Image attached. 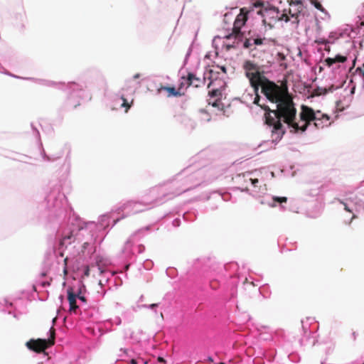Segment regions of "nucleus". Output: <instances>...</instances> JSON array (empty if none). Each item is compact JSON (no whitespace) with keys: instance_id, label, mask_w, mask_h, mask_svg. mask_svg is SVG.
I'll return each mask as SVG.
<instances>
[{"instance_id":"obj_30","label":"nucleus","mask_w":364,"mask_h":364,"mask_svg":"<svg viewBox=\"0 0 364 364\" xmlns=\"http://www.w3.org/2000/svg\"><path fill=\"white\" fill-rule=\"evenodd\" d=\"M41 285L43 287L48 286V285H50V282H43L41 283Z\"/></svg>"},{"instance_id":"obj_26","label":"nucleus","mask_w":364,"mask_h":364,"mask_svg":"<svg viewBox=\"0 0 364 364\" xmlns=\"http://www.w3.org/2000/svg\"><path fill=\"white\" fill-rule=\"evenodd\" d=\"M85 275L86 277H88L90 275V269L88 267H87L86 269L85 270Z\"/></svg>"},{"instance_id":"obj_41","label":"nucleus","mask_w":364,"mask_h":364,"mask_svg":"<svg viewBox=\"0 0 364 364\" xmlns=\"http://www.w3.org/2000/svg\"><path fill=\"white\" fill-rule=\"evenodd\" d=\"M212 91L215 92V91H218V89H216V90H213Z\"/></svg>"},{"instance_id":"obj_24","label":"nucleus","mask_w":364,"mask_h":364,"mask_svg":"<svg viewBox=\"0 0 364 364\" xmlns=\"http://www.w3.org/2000/svg\"><path fill=\"white\" fill-rule=\"evenodd\" d=\"M250 181H251L252 184L254 186H256V184L258 183V182H259L257 178H255V179L250 178Z\"/></svg>"},{"instance_id":"obj_11","label":"nucleus","mask_w":364,"mask_h":364,"mask_svg":"<svg viewBox=\"0 0 364 364\" xmlns=\"http://www.w3.org/2000/svg\"><path fill=\"white\" fill-rule=\"evenodd\" d=\"M210 98L208 100V104L212 105L213 107H218L220 105V97L222 95V92H208Z\"/></svg>"},{"instance_id":"obj_23","label":"nucleus","mask_w":364,"mask_h":364,"mask_svg":"<svg viewBox=\"0 0 364 364\" xmlns=\"http://www.w3.org/2000/svg\"><path fill=\"white\" fill-rule=\"evenodd\" d=\"M67 262H68V257L65 258V259H64L65 267H64V269H63V273H64L65 275H66L68 274Z\"/></svg>"},{"instance_id":"obj_36","label":"nucleus","mask_w":364,"mask_h":364,"mask_svg":"<svg viewBox=\"0 0 364 364\" xmlns=\"http://www.w3.org/2000/svg\"><path fill=\"white\" fill-rule=\"evenodd\" d=\"M325 50H327V51H330V46L326 47Z\"/></svg>"},{"instance_id":"obj_8","label":"nucleus","mask_w":364,"mask_h":364,"mask_svg":"<svg viewBox=\"0 0 364 364\" xmlns=\"http://www.w3.org/2000/svg\"><path fill=\"white\" fill-rule=\"evenodd\" d=\"M247 14L248 11L245 8L240 9V13L237 16L234 21L232 32V33L227 35L225 36L226 38L230 39L232 36L237 38L240 36V29L245 24L247 20Z\"/></svg>"},{"instance_id":"obj_32","label":"nucleus","mask_w":364,"mask_h":364,"mask_svg":"<svg viewBox=\"0 0 364 364\" xmlns=\"http://www.w3.org/2000/svg\"><path fill=\"white\" fill-rule=\"evenodd\" d=\"M140 76H141V75L139 73H137L134 75V79H137V78L140 77Z\"/></svg>"},{"instance_id":"obj_20","label":"nucleus","mask_w":364,"mask_h":364,"mask_svg":"<svg viewBox=\"0 0 364 364\" xmlns=\"http://www.w3.org/2000/svg\"><path fill=\"white\" fill-rule=\"evenodd\" d=\"M315 43H317L318 45H321V44L326 45L328 42L327 40H326L324 38H318L315 41Z\"/></svg>"},{"instance_id":"obj_35","label":"nucleus","mask_w":364,"mask_h":364,"mask_svg":"<svg viewBox=\"0 0 364 364\" xmlns=\"http://www.w3.org/2000/svg\"><path fill=\"white\" fill-rule=\"evenodd\" d=\"M316 113L317 114V115L318 116V117H321V115L322 114L321 113V112L317 111Z\"/></svg>"},{"instance_id":"obj_6","label":"nucleus","mask_w":364,"mask_h":364,"mask_svg":"<svg viewBox=\"0 0 364 364\" xmlns=\"http://www.w3.org/2000/svg\"><path fill=\"white\" fill-rule=\"evenodd\" d=\"M55 330L53 327L50 329V338L48 340L46 339H31L26 343L27 347L37 353H41L44 351L48 347L53 346L55 343Z\"/></svg>"},{"instance_id":"obj_25","label":"nucleus","mask_w":364,"mask_h":364,"mask_svg":"<svg viewBox=\"0 0 364 364\" xmlns=\"http://www.w3.org/2000/svg\"><path fill=\"white\" fill-rule=\"evenodd\" d=\"M163 89L166 90V91H170V92L176 91L174 87H163Z\"/></svg>"},{"instance_id":"obj_7","label":"nucleus","mask_w":364,"mask_h":364,"mask_svg":"<svg viewBox=\"0 0 364 364\" xmlns=\"http://www.w3.org/2000/svg\"><path fill=\"white\" fill-rule=\"evenodd\" d=\"M205 85V79L197 77L193 73H188L187 76L181 77L180 79L178 90L203 88Z\"/></svg>"},{"instance_id":"obj_12","label":"nucleus","mask_w":364,"mask_h":364,"mask_svg":"<svg viewBox=\"0 0 364 364\" xmlns=\"http://www.w3.org/2000/svg\"><path fill=\"white\" fill-rule=\"evenodd\" d=\"M264 39L265 38H261L259 37L247 38V39H245V41L243 43V46L245 48H250L253 45L259 46L263 43V41Z\"/></svg>"},{"instance_id":"obj_9","label":"nucleus","mask_w":364,"mask_h":364,"mask_svg":"<svg viewBox=\"0 0 364 364\" xmlns=\"http://www.w3.org/2000/svg\"><path fill=\"white\" fill-rule=\"evenodd\" d=\"M330 117L327 114H321V117L317 115L314 119V126L317 129H323L324 127H327L331 124L329 122Z\"/></svg>"},{"instance_id":"obj_10","label":"nucleus","mask_w":364,"mask_h":364,"mask_svg":"<svg viewBox=\"0 0 364 364\" xmlns=\"http://www.w3.org/2000/svg\"><path fill=\"white\" fill-rule=\"evenodd\" d=\"M76 294L73 293L72 289L68 290V299L70 305V312L76 314L78 306L76 304Z\"/></svg>"},{"instance_id":"obj_34","label":"nucleus","mask_w":364,"mask_h":364,"mask_svg":"<svg viewBox=\"0 0 364 364\" xmlns=\"http://www.w3.org/2000/svg\"><path fill=\"white\" fill-rule=\"evenodd\" d=\"M79 299L82 301L83 302H85L86 301V299L85 298V296H79Z\"/></svg>"},{"instance_id":"obj_17","label":"nucleus","mask_w":364,"mask_h":364,"mask_svg":"<svg viewBox=\"0 0 364 364\" xmlns=\"http://www.w3.org/2000/svg\"><path fill=\"white\" fill-rule=\"evenodd\" d=\"M355 73L357 75L360 76L364 80V64L362 67L357 68L355 70Z\"/></svg>"},{"instance_id":"obj_33","label":"nucleus","mask_w":364,"mask_h":364,"mask_svg":"<svg viewBox=\"0 0 364 364\" xmlns=\"http://www.w3.org/2000/svg\"><path fill=\"white\" fill-rule=\"evenodd\" d=\"M131 364H137V361L135 359H132L130 361Z\"/></svg>"},{"instance_id":"obj_13","label":"nucleus","mask_w":364,"mask_h":364,"mask_svg":"<svg viewBox=\"0 0 364 364\" xmlns=\"http://www.w3.org/2000/svg\"><path fill=\"white\" fill-rule=\"evenodd\" d=\"M347 60L346 56L337 55L335 58H328L325 60V62L328 66H331L336 63H344Z\"/></svg>"},{"instance_id":"obj_40","label":"nucleus","mask_w":364,"mask_h":364,"mask_svg":"<svg viewBox=\"0 0 364 364\" xmlns=\"http://www.w3.org/2000/svg\"><path fill=\"white\" fill-rule=\"evenodd\" d=\"M314 91H315V92L319 91V89H318H318H316V90H314Z\"/></svg>"},{"instance_id":"obj_4","label":"nucleus","mask_w":364,"mask_h":364,"mask_svg":"<svg viewBox=\"0 0 364 364\" xmlns=\"http://www.w3.org/2000/svg\"><path fill=\"white\" fill-rule=\"evenodd\" d=\"M258 14L262 16L264 25L269 28H272L278 21H284L285 22L289 21V17L287 14H281L279 9L274 7L262 9Z\"/></svg>"},{"instance_id":"obj_2","label":"nucleus","mask_w":364,"mask_h":364,"mask_svg":"<svg viewBox=\"0 0 364 364\" xmlns=\"http://www.w3.org/2000/svg\"><path fill=\"white\" fill-rule=\"evenodd\" d=\"M242 67L254 91H258L259 88H261V91H288L286 77L275 83L265 76L264 72L260 70V68L257 63L251 60H246Z\"/></svg>"},{"instance_id":"obj_14","label":"nucleus","mask_w":364,"mask_h":364,"mask_svg":"<svg viewBox=\"0 0 364 364\" xmlns=\"http://www.w3.org/2000/svg\"><path fill=\"white\" fill-rule=\"evenodd\" d=\"M272 199H273L274 203L277 202V203H286L287 201V197L274 196ZM270 205L272 207H275L276 206L275 203L271 204Z\"/></svg>"},{"instance_id":"obj_27","label":"nucleus","mask_w":364,"mask_h":364,"mask_svg":"<svg viewBox=\"0 0 364 364\" xmlns=\"http://www.w3.org/2000/svg\"><path fill=\"white\" fill-rule=\"evenodd\" d=\"M218 68H219L220 70H221L223 73H226V68L225 66H218Z\"/></svg>"},{"instance_id":"obj_29","label":"nucleus","mask_w":364,"mask_h":364,"mask_svg":"<svg viewBox=\"0 0 364 364\" xmlns=\"http://www.w3.org/2000/svg\"><path fill=\"white\" fill-rule=\"evenodd\" d=\"M313 94L311 95V97H314V95H320L321 94L323 93L325 94L326 92H312Z\"/></svg>"},{"instance_id":"obj_31","label":"nucleus","mask_w":364,"mask_h":364,"mask_svg":"<svg viewBox=\"0 0 364 364\" xmlns=\"http://www.w3.org/2000/svg\"><path fill=\"white\" fill-rule=\"evenodd\" d=\"M158 306V304H152L149 306V308L151 309H154V307H156Z\"/></svg>"},{"instance_id":"obj_18","label":"nucleus","mask_w":364,"mask_h":364,"mask_svg":"<svg viewBox=\"0 0 364 364\" xmlns=\"http://www.w3.org/2000/svg\"><path fill=\"white\" fill-rule=\"evenodd\" d=\"M311 3H312V4H314V6H315L317 9H318V10H320V11H324L323 7V6H322V5L321 4V3H320V2H318L317 0H311Z\"/></svg>"},{"instance_id":"obj_21","label":"nucleus","mask_w":364,"mask_h":364,"mask_svg":"<svg viewBox=\"0 0 364 364\" xmlns=\"http://www.w3.org/2000/svg\"><path fill=\"white\" fill-rule=\"evenodd\" d=\"M183 94H184V92H168V97H171V96L178 97V96L183 95Z\"/></svg>"},{"instance_id":"obj_38","label":"nucleus","mask_w":364,"mask_h":364,"mask_svg":"<svg viewBox=\"0 0 364 364\" xmlns=\"http://www.w3.org/2000/svg\"><path fill=\"white\" fill-rule=\"evenodd\" d=\"M208 360H209V361H210V362H213V358H212L211 357H209V358H208Z\"/></svg>"},{"instance_id":"obj_42","label":"nucleus","mask_w":364,"mask_h":364,"mask_svg":"<svg viewBox=\"0 0 364 364\" xmlns=\"http://www.w3.org/2000/svg\"><path fill=\"white\" fill-rule=\"evenodd\" d=\"M354 90H355V88H354V87H353V88H352V90H351V92H353V91H354Z\"/></svg>"},{"instance_id":"obj_15","label":"nucleus","mask_w":364,"mask_h":364,"mask_svg":"<svg viewBox=\"0 0 364 364\" xmlns=\"http://www.w3.org/2000/svg\"><path fill=\"white\" fill-rule=\"evenodd\" d=\"M119 100L122 101L120 106L126 107L125 112H127L128 109L130 107L131 104H129L127 99H125L123 96L121 97Z\"/></svg>"},{"instance_id":"obj_39","label":"nucleus","mask_w":364,"mask_h":364,"mask_svg":"<svg viewBox=\"0 0 364 364\" xmlns=\"http://www.w3.org/2000/svg\"><path fill=\"white\" fill-rule=\"evenodd\" d=\"M46 275V274L45 272H43V273L41 274V277H45Z\"/></svg>"},{"instance_id":"obj_5","label":"nucleus","mask_w":364,"mask_h":364,"mask_svg":"<svg viewBox=\"0 0 364 364\" xmlns=\"http://www.w3.org/2000/svg\"><path fill=\"white\" fill-rule=\"evenodd\" d=\"M142 205V203L136 200H128L123 203L116 210V212L118 214H122V215L119 218L114 220V225L117 224L122 219L141 213L143 211L141 209Z\"/></svg>"},{"instance_id":"obj_22","label":"nucleus","mask_w":364,"mask_h":364,"mask_svg":"<svg viewBox=\"0 0 364 364\" xmlns=\"http://www.w3.org/2000/svg\"><path fill=\"white\" fill-rule=\"evenodd\" d=\"M338 201H339L341 204H343V206H344V209H345L346 211H348V212H349V213H351V212H352V210L348 208V205H347L346 203H344V202H343V201H342L341 200H338Z\"/></svg>"},{"instance_id":"obj_37","label":"nucleus","mask_w":364,"mask_h":364,"mask_svg":"<svg viewBox=\"0 0 364 364\" xmlns=\"http://www.w3.org/2000/svg\"><path fill=\"white\" fill-rule=\"evenodd\" d=\"M295 1L296 2V4H301V0H295Z\"/></svg>"},{"instance_id":"obj_19","label":"nucleus","mask_w":364,"mask_h":364,"mask_svg":"<svg viewBox=\"0 0 364 364\" xmlns=\"http://www.w3.org/2000/svg\"><path fill=\"white\" fill-rule=\"evenodd\" d=\"M289 15L294 18V21L293 23H299V20H298V14H292L291 13V9H289Z\"/></svg>"},{"instance_id":"obj_28","label":"nucleus","mask_w":364,"mask_h":364,"mask_svg":"<svg viewBox=\"0 0 364 364\" xmlns=\"http://www.w3.org/2000/svg\"><path fill=\"white\" fill-rule=\"evenodd\" d=\"M157 360H158L159 363H166V360H164V358H162V357H159V358H157Z\"/></svg>"},{"instance_id":"obj_3","label":"nucleus","mask_w":364,"mask_h":364,"mask_svg":"<svg viewBox=\"0 0 364 364\" xmlns=\"http://www.w3.org/2000/svg\"><path fill=\"white\" fill-rule=\"evenodd\" d=\"M299 116L300 121L299 122H295L296 117L292 119L291 127L293 130L291 132H298L299 131H301L303 132L306 131L310 122L314 121L317 114L312 108L306 105H302Z\"/></svg>"},{"instance_id":"obj_16","label":"nucleus","mask_w":364,"mask_h":364,"mask_svg":"<svg viewBox=\"0 0 364 364\" xmlns=\"http://www.w3.org/2000/svg\"><path fill=\"white\" fill-rule=\"evenodd\" d=\"M254 95L255 96L254 98V103L266 109V107L264 105L259 103V96L258 95V92H254Z\"/></svg>"},{"instance_id":"obj_1","label":"nucleus","mask_w":364,"mask_h":364,"mask_svg":"<svg viewBox=\"0 0 364 364\" xmlns=\"http://www.w3.org/2000/svg\"><path fill=\"white\" fill-rule=\"evenodd\" d=\"M269 102L277 104V109L272 111L274 117L266 114V123L273 127L272 132L282 131L281 120L291 127L292 119L296 114L293 97L289 92H262Z\"/></svg>"}]
</instances>
